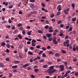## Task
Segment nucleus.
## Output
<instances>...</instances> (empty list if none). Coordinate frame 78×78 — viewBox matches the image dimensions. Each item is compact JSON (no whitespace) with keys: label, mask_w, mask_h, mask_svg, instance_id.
Segmentation results:
<instances>
[{"label":"nucleus","mask_w":78,"mask_h":78,"mask_svg":"<svg viewBox=\"0 0 78 78\" xmlns=\"http://www.w3.org/2000/svg\"><path fill=\"white\" fill-rule=\"evenodd\" d=\"M64 66L62 65H61L60 66L59 68H60V70L61 71H64Z\"/></svg>","instance_id":"nucleus-1"},{"label":"nucleus","mask_w":78,"mask_h":78,"mask_svg":"<svg viewBox=\"0 0 78 78\" xmlns=\"http://www.w3.org/2000/svg\"><path fill=\"white\" fill-rule=\"evenodd\" d=\"M57 9H58V11H60L61 10V5H59L58 6Z\"/></svg>","instance_id":"nucleus-2"},{"label":"nucleus","mask_w":78,"mask_h":78,"mask_svg":"<svg viewBox=\"0 0 78 78\" xmlns=\"http://www.w3.org/2000/svg\"><path fill=\"white\" fill-rule=\"evenodd\" d=\"M46 36L48 37H51V34H46Z\"/></svg>","instance_id":"nucleus-3"},{"label":"nucleus","mask_w":78,"mask_h":78,"mask_svg":"<svg viewBox=\"0 0 78 78\" xmlns=\"http://www.w3.org/2000/svg\"><path fill=\"white\" fill-rule=\"evenodd\" d=\"M5 45H6V43L5 42H2L1 43V46L2 47H5Z\"/></svg>","instance_id":"nucleus-4"},{"label":"nucleus","mask_w":78,"mask_h":78,"mask_svg":"<svg viewBox=\"0 0 78 78\" xmlns=\"http://www.w3.org/2000/svg\"><path fill=\"white\" fill-rule=\"evenodd\" d=\"M12 68L13 69H17V66L15 65V66H13L12 67Z\"/></svg>","instance_id":"nucleus-5"},{"label":"nucleus","mask_w":78,"mask_h":78,"mask_svg":"<svg viewBox=\"0 0 78 78\" xmlns=\"http://www.w3.org/2000/svg\"><path fill=\"white\" fill-rule=\"evenodd\" d=\"M32 33V31L30 30V31H29L27 33V34L28 35H29V36H30L31 35V33Z\"/></svg>","instance_id":"nucleus-6"},{"label":"nucleus","mask_w":78,"mask_h":78,"mask_svg":"<svg viewBox=\"0 0 78 78\" xmlns=\"http://www.w3.org/2000/svg\"><path fill=\"white\" fill-rule=\"evenodd\" d=\"M52 41L54 44H55V45H56V44H58V42L57 41H56V40H55Z\"/></svg>","instance_id":"nucleus-7"},{"label":"nucleus","mask_w":78,"mask_h":78,"mask_svg":"<svg viewBox=\"0 0 78 78\" xmlns=\"http://www.w3.org/2000/svg\"><path fill=\"white\" fill-rule=\"evenodd\" d=\"M69 10H70V9L68 8L66 9L65 10H64L63 12H68V11H69Z\"/></svg>","instance_id":"nucleus-8"},{"label":"nucleus","mask_w":78,"mask_h":78,"mask_svg":"<svg viewBox=\"0 0 78 78\" xmlns=\"http://www.w3.org/2000/svg\"><path fill=\"white\" fill-rule=\"evenodd\" d=\"M34 71L36 73H37L39 72V69H34Z\"/></svg>","instance_id":"nucleus-9"},{"label":"nucleus","mask_w":78,"mask_h":78,"mask_svg":"<svg viewBox=\"0 0 78 78\" xmlns=\"http://www.w3.org/2000/svg\"><path fill=\"white\" fill-rule=\"evenodd\" d=\"M37 32L38 33H40V34H42V33H43V32H42V31L40 30H38L37 31Z\"/></svg>","instance_id":"nucleus-10"},{"label":"nucleus","mask_w":78,"mask_h":78,"mask_svg":"<svg viewBox=\"0 0 78 78\" xmlns=\"http://www.w3.org/2000/svg\"><path fill=\"white\" fill-rule=\"evenodd\" d=\"M29 66V64L28 63H27L23 66V67H27Z\"/></svg>","instance_id":"nucleus-11"},{"label":"nucleus","mask_w":78,"mask_h":78,"mask_svg":"<svg viewBox=\"0 0 78 78\" xmlns=\"http://www.w3.org/2000/svg\"><path fill=\"white\" fill-rule=\"evenodd\" d=\"M54 67H55V66H51L50 67V70H53V69H54Z\"/></svg>","instance_id":"nucleus-12"},{"label":"nucleus","mask_w":78,"mask_h":78,"mask_svg":"<svg viewBox=\"0 0 78 78\" xmlns=\"http://www.w3.org/2000/svg\"><path fill=\"white\" fill-rule=\"evenodd\" d=\"M14 62L15 63V64H19L20 62L19 61H14Z\"/></svg>","instance_id":"nucleus-13"},{"label":"nucleus","mask_w":78,"mask_h":78,"mask_svg":"<svg viewBox=\"0 0 78 78\" xmlns=\"http://www.w3.org/2000/svg\"><path fill=\"white\" fill-rule=\"evenodd\" d=\"M48 73L49 74H50V75H52L53 73V72L52 71V70H49L48 72Z\"/></svg>","instance_id":"nucleus-14"},{"label":"nucleus","mask_w":78,"mask_h":78,"mask_svg":"<svg viewBox=\"0 0 78 78\" xmlns=\"http://www.w3.org/2000/svg\"><path fill=\"white\" fill-rule=\"evenodd\" d=\"M28 53L30 55H33V53L31 52V51H29L28 52Z\"/></svg>","instance_id":"nucleus-15"},{"label":"nucleus","mask_w":78,"mask_h":78,"mask_svg":"<svg viewBox=\"0 0 78 78\" xmlns=\"http://www.w3.org/2000/svg\"><path fill=\"white\" fill-rule=\"evenodd\" d=\"M70 19H71V16H69L68 17V20L70 21Z\"/></svg>","instance_id":"nucleus-16"},{"label":"nucleus","mask_w":78,"mask_h":78,"mask_svg":"<svg viewBox=\"0 0 78 78\" xmlns=\"http://www.w3.org/2000/svg\"><path fill=\"white\" fill-rule=\"evenodd\" d=\"M43 67V68H47V67H48V66L47 65H45L42 66Z\"/></svg>","instance_id":"nucleus-17"},{"label":"nucleus","mask_w":78,"mask_h":78,"mask_svg":"<svg viewBox=\"0 0 78 78\" xmlns=\"http://www.w3.org/2000/svg\"><path fill=\"white\" fill-rule=\"evenodd\" d=\"M55 56H60V55L58 53H56L55 54Z\"/></svg>","instance_id":"nucleus-18"},{"label":"nucleus","mask_w":78,"mask_h":78,"mask_svg":"<svg viewBox=\"0 0 78 78\" xmlns=\"http://www.w3.org/2000/svg\"><path fill=\"white\" fill-rule=\"evenodd\" d=\"M64 24H61L60 25V28H64Z\"/></svg>","instance_id":"nucleus-19"},{"label":"nucleus","mask_w":78,"mask_h":78,"mask_svg":"<svg viewBox=\"0 0 78 78\" xmlns=\"http://www.w3.org/2000/svg\"><path fill=\"white\" fill-rule=\"evenodd\" d=\"M18 37H19V39H22V36L20 35H18Z\"/></svg>","instance_id":"nucleus-20"},{"label":"nucleus","mask_w":78,"mask_h":78,"mask_svg":"<svg viewBox=\"0 0 78 78\" xmlns=\"http://www.w3.org/2000/svg\"><path fill=\"white\" fill-rule=\"evenodd\" d=\"M6 46L8 48H10V45H9V44H6Z\"/></svg>","instance_id":"nucleus-21"},{"label":"nucleus","mask_w":78,"mask_h":78,"mask_svg":"<svg viewBox=\"0 0 78 78\" xmlns=\"http://www.w3.org/2000/svg\"><path fill=\"white\" fill-rule=\"evenodd\" d=\"M41 5L43 7H45V4L44 3H42L41 4Z\"/></svg>","instance_id":"nucleus-22"},{"label":"nucleus","mask_w":78,"mask_h":78,"mask_svg":"<svg viewBox=\"0 0 78 78\" xmlns=\"http://www.w3.org/2000/svg\"><path fill=\"white\" fill-rule=\"evenodd\" d=\"M48 54H49V55H51V54H52V55H55V53H53L52 52H49L48 53Z\"/></svg>","instance_id":"nucleus-23"},{"label":"nucleus","mask_w":78,"mask_h":78,"mask_svg":"<svg viewBox=\"0 0 78 78\" xmlns=\"http://www.w3.org/2000/svg\"><path fill=\"white\" fill-rule=\"evenodd\" d=\"M62 53H63L64 54H65V53H66V51H64V50H62Z\"/></svg>","instance_id":"nucleus-24"},{"label":"nucleus","mask_w":78,"mask_h":78,"mask_svg":"<svg viewBox=\"0 0 78 78\" xmlns=\"http://www.w3.org/2000/svg\"><path fill=\"white\" fill-rule=\"evenodd\" d=\"M56 39H57L56 37H54L53 38L52 41H56Z\"/></svg>","instance_id":"nucleus-25"},{"label":"nucleus","mask_w":78,"mask_h":78,"mask_svg":"<svg viewBox=\"0 0 78 78\" xmlns=\"http://www.w3.org/2000/svg\"><path fill=\"white\" fill-rule=\"evenodd\" d=\"M43 52H44V51H41L38 53V55H41V54H42Z\"/></svg>","instance_id":"nucleus-26"},{"label":"nucleus","mask_w":78,"mask_h":78,"mask_svg":"<svg viewBox=\"0 0 78 78\" xmlns=\"http://www.w3.org/2000/svg\"><path fill=\"white\" fill-rule=\"evenodd\" d=\"M36 42V41L35 40L32 39V43H35V42Z\"/></svg>","instance_id":"nucleus-27"},{"label":"nucleus","mask_w":78,"mask_h":78,"mask_svg":"<svg viewBox=\"0 0 78 78\" xmlns=\"http://www.w3.org/2000/svg\"><path fill=\"white\" fill-rule=\"evenodd\" d=\"M66 44H68L69 43V40H67L66 41V42H65Z\"/></svg>","instance_id":"nucleus-28"},{"label":"nucleus","mask_w":78,"mask_h":78,"mask_svg":"<svg viewBox=\"0 0 78 78\" xmlns=\"http://www.w3.org/2000/svg\"><path fill=\"white\" fill-rule=\"evenodd\" d=\"M32 45L33 47H35L36 46V44L34 43H32Z\"/></svg>","instance_id":"nucleus-29"},{"label":"nucleus","mask_w":78,"mask_h":78,"mask_svg":"<svg viewBox=\"0 0 78 78\" xmlns=\"http://www.w3.org/2000/svg\"><path fill=\"white\" fill-rule=\"evenodd\" d=\"M42 50H44V51H45L47 50V49H46V48H45V47H43L42 48Z\"/></svg>","instance_id":"nucleus-30"},{"label":"nucleus","mask_w":78,"mask_h":78,"mask_svg":"<svg viewBox=\"0 0 78 78\" xmlns=\"http://www.w3.org/2000/svg\"><path fill=\"white\" fill-rule=\"evenodd\" d=\"M36 47L37 48L39 49L40 48H41V46L39 45H38L36 46Z\"/></svg>","instance_id":"nucleus-31"},{"label":"nucleus","mask_w":78,"mask_h":78,"mask_svg":"<svg viewBox=\"0 0 78 78\" xmlns=\"http://www.w3.org/2000/svg\"><path fill=\"white\" fill-rule=\"evenodd\" d=\"M42 57H46V55H45V54L44 53H43L42 54Z\"/></svg>","instance_id":"nucleus-32"},{"label":"nucleus","mask_w":78,"mask_h":78,"mask_svg":"<svg viewBox=\"0 0 78 78\" xmlns=\"http://www.w3.org/2000/svg\"><path fill=\"white\" fill-rule=\"evenodd\" d=\"M61 14V12H58L57 13V16H59Z\"/></svg>","instance_id":"nucleus-33"},{"label":"nucleus","mask_w":78,"mask_h":78,"mask_svg":"<svg viewBox=\"0 0 78 78\" xmlns=\"http://www.w3.org/2000/svg\"><path fill=\"white\" fill-rule=\"evenodd\" d=\"M48 27H49V26L48 25H46L44 26V28L45 29H48Z\"/></svg>","instance_id":"nucleus-34"},{"label":"nucleus","mask_w":78,"mask_h":78,"mask_svg":"<svg viewBox=\"0 0 78 78\" xmlns=\"http://www.w3.org/2000/svg\"><path fill=\"white\" fill-rule=\"evenodd\" d=\"M21 26H22V24L21 23H19L17 25V27H21Z\"/></svg>","instance_id":"nucleus-35"},{"label":"nucleus","mask_w":78,"mask_h":78,"mask_svg":"<svg viewBox=\"0 0 78 78\" xmlns=\"http://www.w3.org/2000/svg\"><path fill=\"white\" fill-rule=\"evenodd\" d=\"M43 38L44 39H47V38L45 35H44L43 36Z\"/></svg>","instance_id":"nucleus-36"},{"label":"nucleus","mask_w":78,"mask_h":78,"mask_svg":"<svg viewBox=\"0 0 78 78\" xmlns=\"http://www.w3.org/2000/svg\"><path fill=\"white\" fill-rule=\"evenodd\" d=\"M8 22L9 23H12V21L11 19L9 20Z\"/></svg>","instance_id":"nucleus-37"},{"label":"nucleus","mask_w":78,"mask_h":78,"mask_svg":"<svg viewBox=\"0 0 78 78\" xmlns=\"http://www.w3.org/2000/svg\"><path fill=\"white\" fill-rule=\"evenodd\" d=\"M70 72H71V71L70 70H69L66 72V73L67 75V74H69V73Z\"/></svg>","instance_id":"nucleus-38"},{"label":"nucleus","mask_w":78,"mask_h":78,"mask_svg":"<svg viewBox=\"0 0 78 78\" xmlns=\"http://www.w3.org/2000/svg\"><path fill=\"white\" fill-rule=\"evenodd\" d=\"M65 66H67V62H65L64 63Z\"/></svg>","instance_id":"nucleus-39"},{"label":"nucleus","mask_w":78,"mask_h":78,"mask_svg":"<svg viewBox=\"0 0 78 78\" xmlns=\"http://www.w3.org/2000/svg\"><path fill=\"white\" fill-rule=\"evenodd\" d=\"M76 18H73L72 19V21H76Z\"/></svg>","instance_id":"nucleus-40"},{"label":"nucleus","mask_w":78,"mask_h":78,"mask_svg":"<svg viewBox=\"0 0 78 78\" xmlns=\"http://www.w3.org/2000/svg\"><path fill=\"white\" fill-rule=\"evenodd\" d=\"M48 41H52V38H49L48 39Z\"/></svg>","instance_id":"nucleus-41"},{"label":"nucleus","mask_w":78,"mask_h":78,"mask_svg":"<svg viewBox=\"0 0 78 78\" xmlns=\"http://www.w3.org/2000/svg\"><path fill=\"white\" fill-rule=\"evenodd\" d=\"M3 63H0V67H3Z\"/></svg>","instance_id":"nucleus-42"},{"label":"nucleus","mask_w":78,"mask_h":78,"mask_svg":"<svg viewBox=\"0 0 78 78\" xmlns=\"http://www.w3.org/2000/svg\"><path fill=\"white\" fill-rule=\"evenodd\" d=\"M62 23V21H59L57 23L58 24H60V23Z\"/></svg>","instance_id":"nucleus-43"},{"label":"nucleus","mask_w":78,"mask_h":78,"mask_svg":"<svg viewBox=\"0 0 78 78\" xmlns=\"http://www.w3.org/2000/svg\"><path fill=\"white\" fill-rule=\"evenodd\" d=\"M54 16H55V15H54V14H51L50 16V17H51V18H52V17H54Z\"/></svg>","instance_id":"nucleus-44"},{"label":"nucleus","mask_w":78,"mask_h":78,"mask_svg":"<svg viewBox=\"0 0 78 78\" xmlns=\"http://www.w3.org/2000/svg\"><path fill=\"white\" fill-rule=\"evenodd\" d=\"M63 45H64L65 47H66L67 46V45H66V42H64Z\"/></svg>","instance_id":"nucleus-45"},{"label":"nucleus","mask_w":78,"mask_h":78,"mask_svg":"<svg viewBox=\"0 0 78 78\" xmlns=\"http://www.w3.org/2000/svg\"><path fill=\"white\" fill-rule=\"evenodd\" d=\"M5 60H6L7 61H9V60H10V59H9V58H6Z\"/></svg>","instance_id":"nucleus-46"},{"label":"nucleus","mask_w":78,"mask_h":78,"mask_svg":"<svg viewBox=\"0 0 78 78\" xmlns=\"http://www.w3.org/2000/svg\"><path fill=\"white\" fill-rule=\"evenodd\" d=\"M75 75L76 76H78V72H76L75 73Z\"/></svg>","instance_id":"nucleus-47"},{"label":"nucleus","mask_w":78,"mask_h":78,"mask_svg":"<svg viewBox=\"0 0 78 78\" xmlns=\"http://www.w3.org/2000/svg\"><path fill=\"white\" fill-rule=\"evenodd\" d=\"M19 29L20 30H23V27H21L19 28Z\"/></svg>","instance_id":"nucleus-48"},{"label":"nucleus","mask_w":78,"mask_h":78,"mask_svg":"<svg viewBox=\"0 0 78 78\" xmlns=\"http://www.w3.org/2000/svg\"><path fill=\"white\" fill-rule=\"evenodd\" d=\"M6 28H11V26L9 25H7L6 26Z\"/></svg>","instance_id":"nucleus-49"},{"label":"nucleus","mask_w":78,"mask_h":78,"mask_svg":"<svg viewBox=\"0 0 78 78\" xmlns=\"http://www.w3.org/2000/svg\"><path fill=\"white\" fill-rule=\"evenodd\" d=\"M23 34L25 35V30H23L22 31Z\"/></svg>","instance_id":"nucleus-50"},{"label":"nucleus","mask_w":78,"mask_h":78,"mask_svg":"<svg viewBox=\"0 0 78 78\" xmlns=\"http://www.w3.org/2000/svg\"><path fill=\"white\" fill-rule=\"evenodd\" d=\"M73 28L72 27H70L69 29V31H71L72 30Z\"/></svg>","instance_id":"nucleus-51"},{"label":"nucleus","mask_w":78,"mask_h":78,"mask_svg":"<svg viewBox=\"0 0 78 78\" xmlns=\"http://www.w3.org/2000/svg\"><path fill=\"white\" fill-rule=\"evenodd\" d=\"M69 38V36L68 35H66L65 37V39H67Z\"/></svg>","instance_id":"nucleus-52"},{"label":"nucleus","mask_w":78,"mask_h":78,"mask_svg":"<svg viewBox=\"0 0 78 78\" xmlns=\"http://www.w3.org/2000/svg\"><path fill=\"white\" fill-rule=\"evenodd\" d=\"M54 31H55V33H58V29H55Z\"/></svg>","instance_id":"nucleus-53"},{"label":"nucleus","mask_w":78,"mask_h":78,"mask_svg":"<svg viewBox=\"0 0 78 78\" xmlns=\"http://www.w3.org/2000/svg\"><path fill=\"white\" fill-rule=\"evenodd\" d=\"M30 2H33V3L35 2V0H30Z\"/></svg>","instance_id":"nucleus-54"},{"label":"nucleus","mask_w":78,"mask_h":78,"mask_svg":"<svg viewBox=\"0 0 78 78\" xmlns=\"http://www.w3.org/2000/svg\"><path fill=\"white\" fill-rule=\"evenodd\" d=\"M72 6L73 8H75V4H73L72 5Z\"/></svg>","instance_id":"nucleus-55"},{"label":"nucleus","mask_w":78,"mask_h":78,"mask_svg":"<svg viewBox=\"0 0 78 78\" xmlns=\"http://www.w3.org/2000/svg\"><path fill=\"white\" fill-rule=\"evenodd\" d=\"M52 73H54V72H56V70L53 69V70H52Z\"/></svg>","instance_id":"nucleus-56"},{"label":"nucleus","mask_w":78,"mask_h":78,"mask_svg":"<svg viewBox=\"0 0 78 78\" xmlns=\"http://www.w3.org/2000/svg\"><path fill=\"white\" fill-rule=\"evenodd\" d=\"M30 8H33L34 7H33V5L31 4L30 5Z\"/></svg>","instance_id":"nucleus-57"},{"label":"nucleus","mask_w":78,"mask_h":78,"mask_svg":"<svg viewBox=\"0 0 78 78\" xmlns=\"http://www.w3.org/2000/svg\"><path fill=\"white\" fill-rule=\"evenodd\" d=\"M24 50H25V52H27V51H28V49L25 48L24 49Z\"/></svg>","instance_id":"nucleus-58"},{"label":"nucleus","mask_w":78,"mask_h":78,"mask_svg":"<svg viewBox=\"0 0 78 78\" xmlns=\"http://www.w3.org/2000/svg\"><path fill=\"white\" fill-rule=\"evenodd\" d=\"M6 52L7 53H9V49H6Z\"/></svg>","instance_id":"nucleus-59"},{"label":"nucleus","mask_w":78,"mask_h":78,"mask_svg":"<svg viewBox=\"0 0 78 78\" xmlns=\"http://www.w3.org/2000/svg\"><path fill=\"white\" fill-rule=\"evenodd\" d=\"M19 14H22V11H20L19 12Z\"/></svg>","instance_id":"nucleus-60"},{"label":"nucleus","mask_w":78,"mask_h":78,"mask_svg":"<svg viewBox=\"0 0 78 78\" xmlns=\"http://www.w3.org/2000/svg\"><path fill=\"white\" fill-rule=\"evenodd\" d=\"M31 77L32 78H34V76L33 75H31Z\"/></svg>","instance_id":"nucleus-61"},{"label":"nucleus","mask_w":78,"mask_h":78,"mask_svg":"<svg viewBox=\"0 0 78 78\" xmlns=\"http://www.w3.org/2000/svg\"><path fill=\"white\" fill-rule=\"evenodd\" d=\"M66 30H68V29H69V26H66Z\"/></svg>","instance_id":"nucleus-62"},{"label":"nucleus","mask_w":78,"mask_h":78,"mask_svg":"<svg viewBox=\"0 0 78 78\" xmlns=\"http://www.w3.org/2000/svg\"><path fill=\"white\" fill-rule=\"evenodd\" d=\"M15 26H13L12 27V30H15Z\"/></svg>","instance_id":"nucleus-63"},{"label":"nucleus","mask_w":78,"mask_h":78,"mask_svg":"<svg viewBox=\"0 0 78 78\" xmlns=\"http://www.w3.org/2000/svg\"><path fill=\"white\" fill-rule=\"evenodd\" d=\"M55 67H56V68H59L60 66H59L58 65H56L55 66Z\"/></svg>","instance_id":"nucleus-64"}]
</instances>
